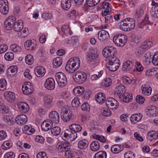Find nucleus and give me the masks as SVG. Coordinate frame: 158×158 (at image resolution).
Returning a JSON list of instances; mask_svg holds the SVG:
<instances>
[{"instance_id": "obj_2", "label": "nucleus", "mask_w": 158, "mask_h": 158, "mask_svg": "<svg viewBox=\"0 0 158 158\" xmlns=\"http://www.w3.org/2000/svg\"><path fill=\"white\" fill-rule=\"evenodd\" d=\"M135 21L131 18H127L122 20L119 26L120 29L128 31L133 29L135 26Z\"/></svg>"}, {"instance_id": "obj_53", "label": "nucleus", "mask_w": 158, "mask_h": 158, "mask_svg": "<svg viewBox=\"0 0 158 158\" xmlns=\"http://www.w3.org/2000/svg\"><path fill=\"white\" fill-rule=\"evenodd\" d=\"M103 74L102 71H100L97 74H93L91 76V79L92 80H95L100 77Z\"/></svg>"}, {"instance_id": "obj_60", "label": "nucleus", "mask_w": 158, "mask_h": 158, "mask_svg": "<svg viewBox=\"0 0 158 158\" xmlns=\"http://www.w3.org/2000/svg\"><path fill=\"white\" fill-rule=\"evenodd\" d=\"M143 9H140L136 10L135 12V16L137 18H140L143 15Z\"/></svg>"}, {"instance_id": "obj_32", "label": "nucleus", "mask_w": 158, "mask_h": 158, "mask_svg": "<svg viewBox=\"0 0 158 158\" xmlns=\"http://www.w3.org/2000/svg\"><path fill=\"white\" fill-rule=\"evenodd\" d=\"M61 4L62 8L66 10H68L71 6L70 0H62Z\"/></svg>"}, {"instance_id": "obj_55", "label": "nucleus", "mask_w": 158, "mask_h": 158, "mask_svg": "<svg viewBox=\"0 0 158 158\" xmlns=\"http://www.w3.org/2000/svg\"><path fill=\"white\" fill-rule=\"evenodd\" d=\"M72 105L74 107L79 106L81 104L79 98L77 97H75L73 100L72 102Z\"/></svg>"}, {"instance_id": "obj_61", "label": "nucleus", "mask_w": 158, "mask_h": 158, "mask_svg": "<svg viewBox=\"0 0 158 158\" xmlns=\"http://www.w3.org/2000/svg\"><path fill=\"white\" fill-rule=\"evenodd\" d=\"M81 108L83 111H89L90 110L89 104L87 102H84L81 106Z\"/></svg>"}, {"instance_id": "obj_41", "label": "nucleus", "mask_w": 158, "mask_h": 158, "mask_svg": "<svg viewBox=\"0 0 158 158\" xmlns=\"http://www.w3.org/2000/svg\"><path fill=\"white\" fill-rule=\"evenodd\" d=\"M106 153L104 151H100L97 152L95 154L94 158H106Z\"/></svg>"}, {"instance_id": "obj_21", "label": "nucleus", "mask_w": 158, "mask_h": 158, "mask_svg": "<svg viewBox=\"0 0 158 158\" xmlns=\"http://www.w3.org/2000/svg\"><path fill=\"white\" fill-rule=\"evenodd\" d=\"M147 114L149 117L156 116V108L155 106H151L147 107L146 110Z\"/></svg>"}, {"instance_id": "obj_8", "label": "nucleus", "mask_w": 158, "mask_h": 158, "mask_svg": "<svg viewBox=\"0 0 158 158\" xmlns=\"http://www.w3.org/2000/svg\"><path fill=\"white\" fill-rule=\"evenodd\" d=\"M55 78L58 85L61 87H64L66 84L67 80L65 75L62 72L57 73Z\"/></svg>"}, {"instance_id": "obj_29", "label": "nucleus", "mask_w": 158, "mask_h": 158, "mask_svg": "<svg viewBox=\"0 0 158 158\" xmlns=\"http://www.w3.org/2000/svg\"><path fill=\"white\" fill-rule=\"evenodd\" d=\"M64 136L65 138L69 137V138H76L77 137V134L76 132H72L69 130L67 129L64 131Z\"/></svg>"}, {"instance_id": "obj_35", "label": "nucleus", "mask_w": 158, "mask_h": 158, "mask_svg": "<svg viewBox=\"0 0 158 158\" xmlns=\"http://www.w3.org/2000/svg\"><path fill=\"white\" fill-rule=\"evenodd\" d=\"M53 64L54 68L60 67L62 64V60L61 57H59L55 58L53 61Z\"/></svg>"}, {"instance_id": "obj_7", "label": "nucleus", "mask_w": 158, "mask_h": 158, "mask_svg": "<svg viewBox=\"0 0 158 158\" xmlns=\"http://www.w3.org/2000/svg\"><path fill=\"white\" fill-rule=\"evenodd\" d=\"M72 111L68 106L62 108L60 112L61 117L64 122H67L71 119Z\"/></svg>"}, {"instance_id": "obj_20", "label": "nucleus", "mask_w": 158, "mask_h": 158, "mask_svg": "<svg viewBox=\"0 0 158 158\" xmlns=\"http://www.w3.org/2000/svg\"><path fill=\"white\" fill-rule=\"evenodd\" d=\"M15 120L17 124L23 125L27 121V116L23 114H21L18 115L16 118Z\"/></svg>"}, {"instance_id": "obj_46", "label": "nucleus", "mask_w": 158, "mask_h": 158, "mask_svg": "<svg viewBox=\"0 0 158 158\" xmlns=\"http://www.w3.org/2000/svg\"><path fill=\"white\" fill-rule=\"evenodd\" d=\"M10 48L14 52H19L21 51V48L16 44H12L10 46Z\"/></svg>"}, {"instance_id": "obj_5", "label": "nucleus", "mask_w": 158, "mask_h": 158, "mask_svg": "<svg viewBox=\"0 0 158 158\" xmlns=\"http://www.w3.org/2000/svg\"><path fill=\"white\" fill-rule=\"evenodd\" d=\"M109 63L106 64V67L110 71H115L120 65V61L116 57L109 60Z\"/></svg>"}, {"instance_id": "obj_14", "label": "nucleus", "mask_w": 158, "mask_h": 158, "mask_svg": "<svg viewBox=\"0 0 158 158\" xmlns=\"http://www.w3.org/2000/svg\"><path fill=\"white\" fill-rule=\"evenodd\" d=\"M44 85L45 87L47 89L49 90H52L55 88V80L52 78H48L46 80Z\"/></svg>"}, {"instance_id": "obj_43", "label": "nucleus", "mask_w": 158, "mask_h": 158, "mask_svg": "<svg viewBox=\"0 0 158 158\" xmlns=\"http://www.w3.org/2000/svg\"><path fill=\"white\" fill-rule=\"evenodd\" d=\"M152 45V42L148 40L144 41L140 46L146 50L151 47Z\"/></svg>"}, {"instance_id": "obj_1", "label": "nucleus", "mask_w": 158, "mask_h": 158, "mask_svg": "<svg viewBox=\"0 0 158 158\" xmlns=\"http://www.w3.org/2000/svg\"><path fill=\"white\" fill-rule=\"evenodd\" d=\"M80 64V61L78 57L70 59L67 61L65 67L66 71L70 73H73L78 68Z\"/></svg>"}, {"instance_id": "obj_30", "label": "nucleus", "mask_w": 158, "mask_h": 158, "mask_svg": "<svg viewBox=\"0 0 158 158\" xmlns=\"http://www.w3.org/2000/svg\"><path fill=\"white\" fill-rule=\"evenodd\" d=\"M24 47L27 50H32L36 48V45L32 43L31 40H28L25 43Z\"/></svg>"}, {"instance_id": "obj_26", "label": "nucleus", "mask_w": 158, "mask_h": 158, "mask_svg": "<svg viewBox=\"0 0 158 158\" xmlns=\"http://www.w3.org/2000/svg\"><path fill=\"white\" fill-rule=\"evenodd\" d=\"M23 21L21 20H19L15 22L14 24V30L18 32H20L23 28Z\"/></svg>"}, {"instance_id": "obj_58", "label": "nucleus", "mask_w": 158, "mask_h": 158, "mask_svg": "<svg viewBox=\"0 0 158 158\" xmlns=\"http://www.w3.org/2000/svg\"><path fill=\"white\" fill-rule=\"evenodd\" d=\"M8 48V46L6 44H0V54L5 52Z\"/></svg>"}, {"instance_id": "obj_42", "label": "nucleus", "mask_w": 158, "mask_h": 158, "mask_svg": "<svg viewBox=\"0 0 158 158\" xmlns=\"http://www.w3.org/2000/svg\"><path fill=\"white\" fill-rule=\"evenodd\" d=\"M53 99V97L52 96L47 95H46L44 97V100L46 104L48 105H51L52 103Z\"/></svg>"}, {"instance_id": "obj_40", "label": "nucleus", "mask_w": 158, "mask_h": 158, "mask_svg": "<svg viewBox=\"0 0 158 158\" xmlns=\"http://www.w3.org/2000/svg\"><path fill=\"white\" fill-rule=\"evenodd\" d=\"M152 55L151 52H147L144 55L143 61L150 63L152 60Z\"/></svg>"}, {"instance_id": "obj_54", "label": "nucleus", "mask_w": 158, "mask_h": 158, "mask_svg": "<svg viewBox=\"0 0 158 158\" xmlns=\"http://www.w3.org/2000/svg\"><path fill=\"white\" fill-rule=\"evenodd\" d=\"M4 26L5 28L8 30H11L14 27L13 24L6 20L4 22Z\"/></svg>"}, {"instance_id": "obj_47", "label": "nucleus", "mask_w": 158, "mask_h": 158, "mask_svg": "<svg viewBox=\"0 0 158 158\" xmlns=\"http://www.w3.org/2000/svg\"><path fill=\"white\" fill-rule=\"evenodd\" d=\"M148 137L153 138H158V133L154 131H149L147 134Z\"/></svg>"}, {"instance_id": "obj_56", "label": "nucleus", "mask_w": 158, "mask_h": 158, "mask_svg": "<svg viewBox=\"0 0 158 158\" xmlns=\"http://www.w3.org/2000/svg\"><path fill=\"white\" fill-rule=\"evenodd\" d=\"M65 152V156L68 158H73L74 157V153L70 150H66Z\"/></svg>"}, {"instance_id": "obj_63", "label": "nucleus", "mask_w": 158, "mask_h": 158, "mask_svg": "<svg viewBox=\"0 0 158 158\" xmlns=\"http://www.w3.org/2000/svg\"><path fill=\"white\" fill-rule=\"evenodd\" d=\"M124 158H135V154L131 152L126 153L124 155Z\"/></svg>"}, {"instance_id": "obj_51", "label": "nucleus", "mask_w": 158, "mask_h": 158, "mask_svg": "<svg viewBox=\"0 0 158 158\" xmlns=\"http://www.w3.org/2000/svg\"><path fill=\"white\" fill-rule=\"evenodd\" d=\"M5 58L8 60H12L14 58V55L13 53L11 52H6L4 56Z\"/></svg>"}, {"instance_id": "obj_64", "label": "nucleus", "mask_w": 158, "mask_h": 158, "mask_svg": "<svg viewBox=\"0 0 158 158\" xmlns=\"http://www.w3.org/2000/svg\"><path fill=\"white\" fill-rule=\"evenodd\" d=\"M15 154L12 152H6L4 155V158H14Z\"/></svg>"}, {"instance_id": "obj_13", "label": "nucleus", "mask_w": 158, "mask_h": 158, "mask_svg": "<svg viewBox=\"0 0 158 158\" xmlns=\"http://www.w3.org/2000/svg\"><path fill=\"white\" fill-rule=\"evenodd\" d=\"M9 7L7 0H0V11L3 14L6 15L8 12Z\"/></svg>"}, {"instance_id": "obj_44", "label": "nucleus", "mask_w": 158, "mask_h": 158, "mask_svg": "<svg viewBox=\"0 0 158 158\" xmlns=\"http://www.w3.org/2000/svg\"><path fill=\"white\" fill-rule=\"evenodd\" d=\"M25 132L28 135H31L33 134L35 131V129L27 125H26L24 127Z\"/></svg>"}, {"instance_id": "obj_39", "label": "nucleus", "mask_w": 158, "mask_h": 158, "mask_svg": "<svg viewBox=\"0 0 158 158\" xmlns=\"http://www.w3.org/2000/svg\"><path fill=\"white\" fill-rule=\"evenodd\" d=\"M12 145V142L10 140L5 141L2 145L1 148L3 150H7L11 148Z\"/></svg>"}, {"instance_id": "obj_22", "label": "nucleus", "mask_w": 158, "mask_h": 158, "mask_svg": "<svg viewBox=\"0 0 158 158\" xmlns=\"http://www.w3.org/2000/svg\"><path fill=\"white\" fill-rule=\"evenodd\" d=\"M52 126V123H51L48 119H47L41 123V127L43 130L47 131L51 129Z\"/></svg>"}, {"instance_id": "obj_6", "label": "nucleus", "mask_w": 158, "mask_h": 158, "mask_svg": "<svg viewBox=\"0 0 158 158\" xmlns=\"http://www.w3.org/2000/svg\"><path fill=\"white\" fill-rule=\"evenodd\" d=\"M127 40V36L123 34H117L113 38L114 43L116 45L119 47L124 46L126 43Z\"/></svg>"}, {"instance_id": "obj_27", "label": "nucleus", "mask_w": 158, "mask_h": 158, "mask_svg": "<svg viewBox=\"0 0 158 158\" xmlns=\"http://www.w3.org/2000/svg\"><path fill=\"white\" fill-rule=\"evenodd\" d=\"M136 59V58H135L133 60V63L135 64L133 70L134 71L140 72L143 70V68L140 62L137 60Z\"/></svg>"}, {"instance_id": "obj_31", "label": "nucleus", "mask_w": 158, "mask_h": 158, "mask_svg": "<svg viewBox=\"0 0 158 158\" xmlns=\"http://www.w3.org/2000/svg\"><path fill=\"white\" fill-rule=\"evenodd\" d=\"M125 87L122 85H119L116 86L115 88V94L119 97L120 95H122L125 93Z\"/></svg>"}, {"instance_id": "obj_50", "label": "nucleus", "mask_w": 158, "mask_h": 158, "mask_svg": "<svg viewBox=\"0 0 158 158\" xmlns=\"http://www.w3.org/2000/svg\"><path fill=\"white\" fill-rule=\"evenodd\" d=\"M102 114L105 117H108L111 115V112L106 108H102Z\"/></svg>"}, {"instance_id": "obj_16", "label": "nucleus", "mask_w": 158, "mask_h": 158, "mask_svg": "<svg viewBox=\"0 0 158 158\" xmlns=\"http://www.w3.org/2000/svg\"><path fill=\"white\" fill-rule=\"evenodd\" d=\"M109 35L108 32L105 30H101L98 33V39L102 42L106 40L109 38Z\"/></svg>"}, {"instance_id": "obj_25", "label": "nucleus", "mask_w": 158, "mask_h": 158, "mask_svg": "<svg viewBox=\"0 0 158 158\" xmlns=\"http://www.w3.org/2000/svg\"><path fill=\"white\" fill-rule=\"evenodd\" d=\"M143 116L141 113H137L132 114L130 117V120L132 123H136L140 120Z\"/></svg>"}, {"instance_id": "obj_4", "label": "nucleus", "mask_w": 158, "mask_h": 158, "mask_svg": "<svg viewBox=\"0 0 158 158\" xmlns=\"http://www.w3.org/2000/svg\"><path fill=\"white\" fill-rule=\"evenodd\" d=\"M98 55L97 53L90 48L86 55L87 61L90 64H94L98 62Z\"/></svg>"}, {"instance_id": "obj_9", "label": "nucleus", "mask_w": 158, "mask_h": 158, "mask_svg": "<svg viewBox=\"0 0 158 158\" xmlns=\"http://www.w3.org/2000/svg\"><path fill=\"white\" fill-rule=\"evenodd\" d=\"M87 78L86 74L81 72H76L75 76L73 77L74 81L79 84L84 83L86 81Z\"/></svg>"}, {"instance_id": "obj_19", "label": "nucleus", "mask_w": 158, "mask_h": 158, "mask_svg": "<svg viewBox=\"0 0 158 158\" xmlns=\"http://www.w3.org/2000/svg\"><path fill=\"white\" fill-rule=\"evenodd\" d=\"M109 3L108 2H102L101 8L102 9H103L101 13L102 16H106L110 12L111 9L109 6Z\"/></svg>"}, {"instance_id": "obj_24", "label": "nucleus", "mask_w": 158, "mask_h": 158, "mask_svg": "<svg viewBox=\"0 0 158 158\" xmlns=\"http://www.w3.org/2000/svg\"><path fill=\"white\" fill-rule=\"evenodd\" d=\"M133 60L132 61L127 60L124 62L123 65V69L126 71H130L133 67L134 64Z\"/></svg>"}, {"instance_id": "obj_57", "label": "nucleus", "mask_w": 158, "mask_h": 158, "mask_svg": "<svg viewBox=\"0 0 158 158\" xmlns=\"http://www.w3.org/2000/svg\"><path fill=\"white\" fill-rule=\"evenodd\" d=\"M135 100L137 102L140 104L143 103L145 101L144 98L142 96L138 95L135 98Z\"/></svg>"}, {"instance_id": "obj_33", "label": "nucleus", "mask_w": 158, "mask_h": 158, "mask_svg": "<svg viewBox=\"0 0 158 158\" xmlns=\"http://www.w3.org/2000/svg\"><path fill=\"white\" fill-rule=\"evenodd\" d=\"M89 145V142L85 139H83L79 141L78 143V148L81 149H83L86 148Z\"/></svg>"}, {"instance_id": "obj_62", "label": "nucleus", "mask_w": 158, "mask_h": 158, "mask_svg": "<svg viewBox=\"0 0 158 158\" xmlns=\"http://www.w3.org/2000/svg\"><path fill=\"white\" fill-rule=\"evenodd\" d=\"M57 148L59 152H62L66 149V147L61 142L58 143Z\"/></svg>"}, {"instance_id": "obj_45", "label": "nucleus", "mask_w": 158, "mask_h": 158, "mask_svg": "<svg viewBox=\"0 0 158 158\" xmlns=\"http://www.w3.org/2000/svg\"><path fill=\"white\" fill-rule=\"evenodd\" d=\"M25 61L26 63L29 65L32 64L34 62L33 56L31 55H27L25 57Z\"/></svg>"}, {"instance_id": "obj_12", "label": "nucleus", "mask_w": 158, "mask_h": 158, "mask_svg": "<svg viewBox=\"0 0 158 158\" xmlns=\"http://www.w3.org/2000/svg\"><path fill=\"white\" fill-rule=\"evenodd\" d=\"M49 119L51 123H58L60 122L59 114L56 111H53L50 112L49 115Z\"/></svg>"}, {"instance_id": "obj_59", "label": "nucleus", "mask_w": 158, "mask_h": 158, "mask_svg": "<svg viewBox=\"0 0 158 158\" xmlns=\"http://www.w3.org/2000/svg\"><path fill=\"white\" fill-rule=\"evenodd\" d=\"M123 83L127 85L131 83L132 81V79L126 76H124L123 77Z\"/></svg>"}, {"instance_id": "obj_37", "label": "nucleus", "mask_w": 158, "mask_h": 158, "mask_svg": "<svg viewBox=\"0 0 158 158\" xmlns=\"http://www.w3.org/2000/svg\"><path fill=\"white\" fill-rule=\"evenodd\" d=\"M90 147L91 150L94 152L97 151L100 148L99 143L97 141L92 142L91 143Z\"/></svg>"}, {"instance_id": "obj_38", "label": "nucleus", "mask_w": 158, "mask_h": 158, "mask_svg": "<svg viewBox=\"0 0 158 158\" xmlns=\"http://www.w3.org/2000/svg\"><path fill=\"white\" fill-rule=\"evenodd\" d=\"M70 129L73 132H79L81 130L82 127L79 124H73L69 126Z\"/></svg>"}, {"instance_id": "obj_48", "label": "nucleus", "mask_w": 158, "mask_h": 158, "mask_svg": "<svg viewBox=\"0 0 158 158\" xmlns=\"http://www.w3.org/2000/svg\"><path fill=\"white\" fill-rule=\"evenodd\" d=\"M60 132V129L59 127H55L51 130V133L53 135H57Z\"/></svg>"}, {"instance_id": "obj_10", "label": "nucleus", "mask_w": 158, "mask_h": 158, "mask_svg": "<svg viewBox=\"0 0 158 158\" xmlns=\"http://www.w3.org/2000/svg\"><path fill=\"white\" fill-rule=\"evenodd\" d=\"M106 103L108 108L112 110H116L119 106L118 102L115 99L111 98L106 99Z\"/></svg>"}, {"instance_id": "obj_49", "label": "nucleus", "mask_w": 158, "mask_h": 158, "mask_svg": "<svg viewBox=\"0 0 158 158\" xmlns=\"http://www.w3.org/2000/svg\"><path fill=\"white\" fill-rule=\"evenodd\" d=\"M3 120L9 125H11L14 122L12 117L9 116L5 115L3 118Z\"/></svg>"}, {"instance_id": "obj_52", "label": "nucleus", "mask_w": 158, "mask_h": 158, "mask_svg": "<svg viewBox=\"0 0 158 158\" xmlns=\"http://www.w3.org/2000/svg\"><path fill=\"white\" fill-rule=\"evenodd\" d=\"M152 61L154 65H158V52H156L153 56Z\"/></svg>"}, {"instance_id": "obj_15", "label": "nucleus", "mask_w": 158, "mask_h": 158, "mask_svg": "<svg viewBox=\"0 0 158 158\" xmlns=\"http://www.w3.org/2000/svg\"><path fill=\"white\" fill-rule=\"evenodd\" d=\"M118 97L121 102L125 103L130 102L132 100V94L127 92L124 93L122 95H120Z\"/></svg>"}, {"instance_id": "obj_17", "label": "nucleus", "mask_w": 158, "mask_h": 158, "mask_svg": "<svg viewBox=\"0 0 158 158\" xmlns=\"http://www.w3.org/2000/svg\"><path fill=\"white\" fill-rule=\"evenodd\" d=\"M17 105L18 109L23 113H26L29 110V106L25 102H19Z\"/></svg>"}, {"instance_id": "obj_34", "label": "nucleus", "mask_w": 158, "mask_h": 158, "mask_svg": "<svg viewBox=\"0 0 158 158\" xmlns=\"http://www.w3.org/2000/svg\"><path fill=\"white\" fill-rule=\"evenodd\" d=\"M6 99L8 101L14 100L15 98V94L12 92H6L4 94Z\"/></svg>"}, {"instance_id": "obj_36", "label": "nucleus", "mask_w": 158, "mask_h": 158, "mask_svg": "<svg viewBox=\"0 0 158 158\" xmlns=\"http://www.w3.org/2000/svg\"><path fill=\"white\" fill-rule=\"evenodd\" d=\"M121 148V145L114 144L113 145L111 148V151L114 153H118L123 150Z\"/></svg>"}, {"instance_id": "obj_28", "label": "nucleus", "mask_w": 158, "mask_h": 158, "mask_svg": "<svg viewBox=\"0 0 158 158\" xmlns=\"http://www.w3.org/2000/svg\"><path fill=\"white\" fill-rule=\"evenodd\" d=\"M96 101L100 104L104 102L106 99L105 94L104 93H99L97 94L95 96Z\"/></svg>"}, {"instance_id": "obj_23", "label": "nucleus", "mask_w": 158, "mask_h": 158, "mask_svg": "<svg viewBox=\"0 0 158 158\" xmlns=\"http://www.w3.org/2000/svg\"><path fill=\"white\" fill-rule=\"evenodd\" d=\"M142 93L144 95L149 96L151 93L152 88L148 85L143 84L141 87Z\"/></svg>"}, {"instance_id": "obj_18", "label": "nucleus", "mask_w": 158, "mask_h": 158, "mask_svg": "<svg viewBox=\"0 0 158 158\" xmlns=\"http://www.w3.org/2000/svg\"><path fill=\"white\" fill-rule=\"evenodd\" d=\"M34 72L37 77H42L44 75L45 70L43 67L38 66L35 68Z\"/></svg>"}, {"instance_id": "obj_11", "label": "nucleus", "mask_w": 158, "mask_h": 158, "mask_svg": "<svg viewBox=\"0 0 158 158\" xmlns=\"http://www.w3.org/2000/svg\"><path fill=\"white\" fill-rule=\"evenodd\" d=\"M33 86L30 82H27L24 83L22 86V90L23 93L26 95H29L33 91Z\"/></svg>"}, {"instance_id": "obj_3", "label": "nucleus", "mask_w": 158, "mask_h": 158, "mask_svg": "<svg viewBox=\"0 0 158 158\" xmlns=\"http://www.w3.org/2000/svg\"><path fill=\"white\" fill-rule=\"evenodd\" d=\"M116 49L113 46H108L105 47L102 50L103 56L109 60L115 57Z\"/></svg>"}]
</instances>
